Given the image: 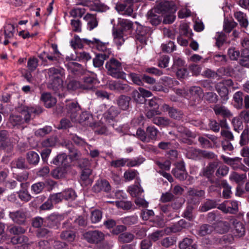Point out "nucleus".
Listing matches in <instances>:
<instances>
[{
	"mask_svg": "<svg viewBox=\"0 0 249 249\" xmlns=\"http://www.w3.org/2000/svg\"><path fill=\"white\" fill-rule=\"evenodd\" d=\"M107 74L113 78L124 80L126 74L123 71L122 63L114 58H112L106 63Z\"/></svg>",
	"mask_w": 249,
	"mask_h": 249,
	"instance_id": "1",
	"label": "nucleus"
},
{
	"mask_svg": "<svg viewBox=\"0 0 249 249\" xmlns=\"http://www.w3.org/2000/svg\"><path fill=\"white\" fill-rule=\"evenodd\" d=\"M33 113H36V109L33 107L24 106L19 114L10 116V122L13 126L22 124L24 122L27 123L30 120Z\"/></svg>",
	"mask_w": 249,
	"mask_h": 249,
	"instance_id": "2",
	"label": "nucleus"
},
{
	"mask_svg": "<svg viewBox=\"0 0 249 249\" xmlns=\"http://www.w3.org/2000/svg\"><path fill=\"white\" fill-rule=\"evenodd\" d=\"M45 71L46 76L48 78L53 88H58L62 86L63 78L65 74L63 69L52 67L46 70Z\"/></svg>",
	"mask_w": 249,
	"mask_h": 249,
	"instance_id": "3",
	"label": "nucleus"
},
{
	"mask_svg": "<svg viewBox=\"0 0 249 249\" xmlns=\"http://www.w3.org/2000/svg\"><path fill=\"white\" fill-rule=\"evenodd\" d=\"M159 133V131L156 127L150 125L146 127L145 131L141 128L138 129L136 136L142 142H149L157 140Z\"/></svg>",
	"mask_w": 249,
	"mask_h": 249,
	"instance_id": "4",
	"label": "nucleus"
},
{
	"mask_svg": "<svg viewBox=\"0 0 249 249\" xmlns=\"http://www.w3.org/2000/svg\"><path fill=\"white\" fill-rule=\"evenodd\" d=\"M84 236L88 242L98 244L104 239L105 234L99 231H92L85 233Z\"/></svg>",
	"mask_w": 249,
	"mask_h": 249,
	"instance_id": "5",
	"label": "nucleus"
},
{
	"mask_svg": "<svg viewBox=\"0 0 249 249\" xmlns=\"http://www.w3.org/2000/svg\"><path fill=\"white\" fill-rule=\"evenodd\" d=\"M158 14H166L168 13H174L177 11L176 5L171 2L164 1L160 3L154 8Z\"/></svg>",
	"mask_w": 249,
	"mask_h": 249,
	"instance_id": "6",
	"label": "nucleus"
},
{
	"mask_svg": "<svg viewBox=\"0 0 249 249\" xmlns=\"http://www.w3.org/2000/svg\"><path fill=\"white\" fill-rule=\"evenodd\" d=\"M218 208L225 213H233L238 211V203L236 201H225Z\"/></svg>",
	"mask_w": 249,
	"mask_h": 249,
	"instance_id": "7",
	"label": "nucleus"
},
{
	"mask_svg": "<svg viewBox=\"0 0 249 249\" xmlns=\"http://www.w3.org/2000/svg\"><path fill=\"white\" fill-rule=\"evenodd\" d=\"M133 22L127 19L120 18L118 21L119 28H117L126 36L131 34L133 29Z\"/></svg>",
	"mask_w": 249,
	"mask_h": 249,
	"instance_id": "8",
	"label": "nucleus"
},
{
	"mask_svg": "<svg viewBox=\"0 0 249 249\" xmlns=\"http://www.w3.org/2000/svg\"><path fill=\"white\" fill-rule=\"evenodd\" d=\"M9 216L13 222L19 224H23L26 219V212L22 209L9 212Z\"/></svg>",
	"mask_w": 249,
	"mask_h": 249,
	"instance_id": "9",
	"label": "nucleus"
},
{
	"mask_svg": "<svg viewBox=\"0 0 249 249\" xmlns=\"http://www.w3.org/2000/svg\"><path fill=\"white\" fill-rule=\"evenodd\" d=\"M229 219L231 223L234 226L233 231L234 236L239 237L244 235L245 233L244 225L242 223L238 222L233 216L229 217Z\"/></svg>",
	"mask_w": 249,
	"mask_h": 249,
	"instance_id": "10",
	"label": "nucleus"
},
{
	"mask_svg": "<svg viewBox=\"0 0 249 249\" xmlns=\"http://www.w3.org/2000/svg\"><path fill=\"white\" fill-rule=\"evenodd\" d=\"M83 42L88 45L91 44H95L97 49L102 52V53H105L109 56V54L111 53L110 50L107 49L106 45L105 43L101 42L99 39L93 38L92 40H89L86 38L83 39Z\"/></svg>",
	"mask_w": 249,
	"mask_h": 249,
	"instance_id": "11",
	"label": "nucleus"
},
{
	"mask_svg": "<svg viewBox=\"0 0 249 249\" xmlns=\"http://www.w3.org/2000/svg\"><path fill=\"white\" fill-rule=\"evenodd\" d=\"M189 91L191 94L192 99L194 100V102L191 101L190 104L193 106L199 102L202 94V90L199 87L194 86L190 89Z\"/></svg>",
	"mask_w": 249,
	"mask_h": 249,
	"instance_id": "12",
	"label": "nucleus"
},
{
	"mask_svg": "<svg viewBox=\"0 0 249 249\" xmlns=\"http://www.w3.org/2000/svg\"><path fill=\"white\" fill-rule=\"evenodd\" d=\"M157 14L158 12L155 8L149 10L147 13V19L152 25L157 26L161 21V17Z\"/></svg>",
	"mask_w": 249,
	"mask_h": 249,
	"instance_id": "13",
	"label": "nucleus"
},
{
	"mask_svg": "<svg viewBox=\"0 0 249 249\" xmlns=\"http://www.w3.org/2000/svg\"><path fill=\"white\" fill-rule=\"evenodd\" d=\"M213 109L216 115H221L224 118H230L233 116L232 113L227 107L222 105H216Z\"/></svg>",
	"mask_w": 249,
	"mask_h": 249,
	"instance_id": "14",
	"label": "nucleus"
},
{
	"mask_svg": "<svg viewBox=\"0 0 249 249\" xmlns=\"http://www.w3.org/2000/svg\"><path fill=\"white\" fill-rule=\"evenodd\" d=\"M94 192L98 193L101 191L108 192L110 190L109 182L106 180H99L93 187Z\"/></svg>",
	"mask_w": 249,
	"mask_h": 249,
	"instance_id": "15",
	"label": "nucleus"
},
{
	"mask_svg": "<svg viewBox=\"0 0 249 249\" xmlns=\"http://www.w3.org/2000/svg\"><path fill=\"white\" fill-rule=\"evenodd\" d=\"M112 36L113 37V42L119 49L124 42V36H126V35L117 28H113L112 30Z\"/></svg>",
	"mask_w": 249,
	"mask_h": 249,
	"instance_id": "16",
	"label": "nucleus"
},
{
	"mask_svg": "<svg viewBox=\"0 0 249 249\" xmlns=\"http://www.w3.org/2000/svg\"><path fill=\"white\" fill-rule=\"evenodd\" d=\"M68 113L71 118L72 122L76 121V117L77 116L78 112L80 110V107L77 102H72L68 105Z\"/></svg>",
	"mask_w": 249,
	"mask_h": 249,
	"instance_id": "17",
	"label": "nucleus"
},
{
	"mask_svg": "<svg viewBox=\"0 0 249 249\" xmlns=\"http://www.w3.org/2000/svg\"><path fill=\"white\" fill-rule=\"evenodd\" d=\"M218 166V162L216 161L210 162L208 165L204 168L200 173V175L206 177L210 178L214 172L215 168Z\"/></svg>",
	"mask_w": 249,
	"mask_h": 249,
	"instance_id": "18",
	"label": "nucleus"
},
{
	"mask_svg": "<svg viewBox=\"0 0 249 249\" xmlns=\"http://www.w3.org/2000/svg\"><path fill=\"white\" fill-rule=\"evenodd\" d=\"M84 19L87 22V28L91 31L98 26V21L94 15L87 14L84 17Z\"/></svg>",
	"mask_w": 249,
	"mask_h": 249,
	"instance_id": "19",
	"label": "nucleus"
},
{
	"mask_svg": "<svg viewBox=\"0 0 249 249\" xmlns=\"http://www.w3.org/2000/svg\"><path fill=\"white\" fill-rule=\"evenodd\" d=\"M52 163L56 165L69 167L67 156L65 153H62L57 155L53 159Z\"/></svg>",
	"mask_w": 249,
	"mask_h": 249,
	"instance_id": "20",
	"label": "nucleus"
},
{
	"mask_svg": "<svg viewBox=\"0 0 249 249\" xmlns=\"http://www.w3.org/2000/svg\"><path fill=\"white\" fill-rule=\"evenodd\" d=\"M95 79L92 76H85L81 83L82 89L91 90L94 88Z\"/></svg>",
	"mask_w": 249,
	"mask_h": 249,
	"instance_id": "21",
	"label": "nucleus"
},
{
	"mask_svg": "<svg viewBox=\"0 0 249 249\" xmlns=\"http://www.w3.org/2000/svg\"><path fill=\"white\" fill-rule=\"evenodd\" d=\"M41 100L44 102L46 107L50 108L54 105L56 100L49 93H43L41 95Z\"/></svg>",
	"mask_w": 249,
	"mask_h": 249,
	"instance_id": "22",
	"label": "nucleus"
},
{
	"mask_svg": "<svg viewBox=\"0 0 249 249\" xmlns=\"http://www.w3.org/2000/svg\"><path fill=\"white\" fill-rule=\"evenodd\" d=\"M59 219L60 217L58 214L55 213L51 214L45 219L44 226L49 228L54 227L57 225Z\"/></svg>",
	"mask_w": 249,
	"mask_h": 249,
	"instance_id": "23",
	"label": "nucleus"
},
{
	"mask_svg": "<svg viewBox=\"0 0 249 249\" xmlns=\"http://www.w3.org/2000/svg\"><path fill=\"white\" fill-rule=\"evenodd\" d=\"M137 181L136 184L129 186L128 188V192L133 197H138L143 192V190L141 187L139 180H137Z\"/></svg>",
	"mask_w": 249,
	"mask_h": 249,
	"instance_id": "24",
	"label": "nucleus"
},
{
	"mask_svg": "<svg viewBox=\"0 0 249 249\" xmlns=\"http://www.w3.org/2000/svg\"><path fill=\"white\" fill-rule=\"evenodd\" d=\"M201 150L193 147H189L186 150V157L191 159H200Z\"/></svg>",
	"mask_w": 249,
	"mask_h": 249,
	"instance_id": "25",
	"label": "nucleus"
},
{
	"mask_svg": "<svg viewBox=\"0 0 249 249\" xmlns=\"http://www.w3.org/2000/svg\"><path fill=\"white\" fill-rule=\"evenodd\" d=\"M180 249H197V245L193 240L189 238H185L179 243Z\"/></svg>",
	"mask_w": 249,
	"mask_h": 249,
	"instance_id": "26",
	"label": "nucleus"
},
{
	"mask_svg": "<svg viewBox=\"0 0 249 249\" xmlns=\"http://www.w3.org/2000/svg\"><path fill=\"white\" fill-rule=\"evenodd\" d=\"M130 100L131 99L129 97L121 95L117 100V104L121 109L126 110L129 108Z\"/></svg>",
	"mask_w": 249,
	"mask_h": 249,
	"instance_id": "27",
	"label": "nucleus"
},
{
	"mask_svg": "<svg viewBox=\"0 0 249 249\" xmlns=\"http://www.w3.org/2000/svg\"><path fill=\"white\" fill-rule=\"evenodd\" d=\"M11 241L13 244H22L24 245H30L33 243L32 242H29L27 236L23 235L14 236L11 238Z\"/></svg>",
	"mask_w": 249,
	"mask_h": 249,
	"instance_id": "28",
	"label": "nucleus"
},
{
	"mask_svg": "<svg viewBox=\"0 0 249 249\" xmlns=\"http://www.w3.org/2000/svg\"><path fill=\"white\" fill-rule=\"evenodd\" d=\"M234 16L241 26L244 27L248 26V21L246 18V14L241 11H237L234 13Z\"/></svg>",
	"mask_w": 249,
	"mask_h": 249,
	"instance_id": "29",
	"label": "nucleus"
},
{
	"mask_svg": "<svg viewBox=\"0 0 249 249\" xmlns=\"http://www.w3.org/2000/svg\"><path fill=\"white\" fill-rule=\"evenodd\" d=\"M108 57V54L105 53H101L96 55L93 59V64L95 67H100L103 66L104 61Z\"/></svg>",
	"mask_w": 249,
	"mask_h": 249,
	"instance_id": "30",
	"label": "nucleus"
},
{
	"mask_svg": "<svg viewBox=\"0 0 249 249\" xmlns=\"http://www.w3.org/2000/svg\"><path fill=\"white\" fill-rule=\"evenodd\" d=\"M39 156L37 153L33 151L27 153V160L29 164L36 165L39 162Z\"/></svg>",
	"mask_w": 249,
	"mask_h": 249,
	"instance_id": "31",
	"label": "nucleus"
},
{
	"mask_svg": "<svg viewBox=\"0 0 249 249\" xmlns=\"http://www.w3.org/2000/svg\"><path fill=\"white\" fill-rule=\"evenodd\" d=\"M119 113L118 110L115 107H111L104 113V116L105 119L109 122V120H113Z\"/></svg>",
	"mask_w": 249,
	"mask_h": 249,
	"instance_id": "32",
	"label": "nucleus"
},
{
	"mask_svg": "<svg viewBox=\"0 0 249 249\" xmlns=\"http://www.w3.org/2000/svg\"><path fill=\"white\" fill-rule=\"evenodd\" d=\"M228 219L230 221L229 218ZM231 224L230 221H221L218 223L216 230L219 233H224L229 231Z\"/></svg>",
	"mask_w": 249,
	"mask_h": 249,
	"instance_id": "33",
	"label": "nucleus"
},
{
	"mask_svg": "<svg viewBox=\"0 0 249 249\" xmlns=\"http://www.w3.org/2000/svg\"><path fill=\"white\" fill-rule=\"evenodd\" d=\"M160 80L162 82L163 84L165 86H167L172 89L174 87L179 84V82L177 80L167 76L161 78Z\"/></svg>",
	"mask_w": 249,
	"mask_h": 249,
	"instance_id": "34",
	"label": "nucleus"
},
{
	"mask_svg": "<svg viewBox=\"0 0 249 249\" xmlns=\"http://www.w3.org/2000/svg\"><path fill=\"white\" fill-rule=\"evenodd\" d=\"M243 93L242 91H238L236 92L233 96V101L235 103L236 108L240 109L243 106Z\"/></svg>",
	"mask_w": 249,
	"mask_h": 249,
	"instance_id": "35",
	"label": "nucleus"
},
{
	"mask_svg": "<svg viewBox=\"0 0 249 249\" xmlns=\"http://www.w3.org/2000/svg\"><path fill=\"white\" fill-rule=\"evenodd\" d=\"M152 122L158 126H165L170 124V120L166 117L156 116L152 119Z\"/></svg>",
	"mask_w": 249,
	"mask_h": 249,
	"instance_id": "36",
	"label": "nucleus"
},
{
	"mask_svg": "<svg viewBox=\"0 0 249 249\" xmlns=\"http://www.w3.org/2000/svg\"><path fill=\"white\" fill-rule=\"evenodd\" d=\"M135 236L130 232H124L120 234L118 240L120 242L125 243H130L134 239Z\"/></svg>",
	"mask_w": 249,
	"mask_h": 249,
	"instance_id": "37",
	"label": "nucleus"
},
{
	"mask_svg": "<svg viewBox=\"0 0 249 249\" xmlns=\"http://www.w3.org/2000/svg\"><path fill=\"white\" fill-rule=\"evenodd\" d=\"M90 127L94 130L96 133L98 134H104L107 131L106 126L99 122L93 123L90 125Z\"/></svg>",
	"mask_w": 249,
	"mask_h": 249,
	"instance_id": "38",
	"label": "nucleus"
},
{
	"mask_svg": "<svg viewBox=\"0 0 249 249\" xmlns=\"http://www.w3.org/2000/svg\"><path fill=\"white\" fill-rule=\"evenodd\" d=\"M214 230V228L211 225L204 224L200 226L198 231V234L201 236H205L211 234Z\"/></svg>",
	"mask_w": 249,
	"mask_h": 249,
	"instance_id": "39",
	"label": "nucleus"
},
{
	"mask_svg": "<svg viewBox=\"0 0 249 249\" xmlns=\"http://www.w3.org/2000/svg\"><path fill=\"white\" fill-rule=\"evenodd\" d=\"M68 168L62 166L57 167L52 171V175L55 178H62L67 172Z\"/></svg>",
	"mask_w": 249,
	"mask_h": 249,
	"instance_id": "40",
	"label": "nucleus"
},
{
	"mask_svg": "<svg viewBox=\"0 0 249 249\" xmlns=\"http://www.w3.org/2000/svg\"><path fill=\"white\" fill-rule=\"evenodd\" d=\"M92 119L91 116L87 112H83L80 116L79 122L84 125L89 126L93 123H91L89 120Z\"/></svg>",
	"mask_w": 249,
	"mask_h": 249,
	"instance_id": "41",
	"label": "nucleus"
},
{
	"mask_svg": "<svg viewBox=\"0 0 249 249\" xmlns=\"http://www.w3.org/2000/svg\"><path fill=\"white\" fill-rule=\"evenodd\" d=\"M8 231L11 234L19 235L24 234L26 229L19 226H12L8 227Z\"/></svg>",
	"mask_w": 249,
	"mask_h": 249,
	"instance_id": "42",
	"label": "nucleus"
},
{
	"mask_svg": "<svg viewBox=\"0 0 249 249\" xmlns=\"http://www.w3.org/2000/svg\"><path fill=\"white\" fill-rule=\"evenodd\" d=\"M144 159L141 156H139L133 159H128L127 166L128 167H134L139 166L143 162Z\"/></svg>",
	"mask_w": 249,
	"mask_h": 249,
	"instance_id": "43",
	"label": "nucleus"
},
{
	"mask_svg": "<svg viewBox=\"0 0 249 249\" xmlns=\"http://www.w3.org/2000/svg\"><path fill=\"white\" fill-rule=\"evenodd\" d=\"M231 124L235 131L239 132L243 129V124L239 117H234L231 121Z\"/></svg>",
	"mask_w": 249,
	"mask_h": 249,
	"instance_id": "44",
	"label": "nucleus"
},
{
	"mask_svg": "<svg viewBox=\"0 0 249 249\" xmlns=\"http://www.w3.org/2000/svg\"><path fill=\"white\" fill-rule=\"evenodd\" d=\"M60 237L63 240L72 242L74 240L75 235L73 231H65L62 232Z\"/></svg>",
	"mask_w": 249,
	"mask_h": 249,
	"instance_id": "45",
	"label": "nucleus"
},
{
	"mask_svg": "<svg viewBox=\"0 0 249 249\" xmlns=\"http://www.w3.org/2000/svg\"><path fill=\"white\" fill-rule=\"evenodd\" d=\"M135 23L138 25L136 30L137 35L141 36L149 35L150 30L148 27L140 25L138 22H135Z\"/></svg>",
	"mask_w": 249,
	"mask_h": 249,
	"instance_id": "46",
	"label": "nucleus"
},
{
	"mask_svg": "<svg viewBox=\"0 0 249 249\" xmlns=\"http://www.w3.org/2000/svg\"><path fill=\"white\" fill-rule=\"evenodd\" d=\"M4 34L6 38H11L14 36L15 27L13 24H6L4 27Z\"/></svg>",
	"mask_w": 249,
	"mask_h": 249,
	"instance_id": "47",
	"label": "nucleus"
},
{
	"mask_svg": "<svg viewBox=\"0 0 249 249\" xmlns=\"http://www.w3.org/2000/svg\"><path fill=\"white\" fill-rule=\"evenodd\" d=\"M128 76L134 84L138 86L143 85L142 75L135 73H130Z\"/></svg>",
	"mask_w": 249,
	"mask_h": 249,
	"instance_id": "48",
	"label": "nucleus"
},
{
	"mask_svg": "<svg viewBox=\"0 0 249 249\" xmlns=\"http://www.w3.org/2000/svg\"><path fill=\"white\" fill-rule=\"evenodd\" d=\"M237 25V23L233 20H225L223 29L225 32L230 33Z\"/></svg>",
	"mask_w": 249,
	"mask_h": 249,
	"instance_id": "49",
	"label": "nucleus"
},
{
	"mask_svg": "<svg viewBox=\"0 0 249 249\" xmlns=\"http://www.w3.org/2000/svg\"><path fill=\"white\" fill-rule=\"evenodd\" d=\"M38 60L36 57H30L27 62V67L30 71H34L38 66Z\"/></svg>",
	"mask_w": 249,
	"mask_h": 249,
	"instance_id": "50",
	"label": "nucleus"
},
{
	"mask_svg": "<svg viewBox=\"0 0 249 249\" xmlns=\"http://www.w3.org/2000/svg\"><path fill=\"white\" fill-rule=\"evenodd\" d=\"M67 89L71 91L82 89L81 83L76 80H71L67 84Z\"/></svg>",
	"mask_w": 249,
	"mask_h": 249,
	"instance_id": "51",
	"label": "nucleus"
},
{
	"mask_svg": "<svg viewBox=\"0 0 249 249\" xmlns=\"http://www.w3.org/2000/svg\"><path fill=\"white\" fill-rule=\"evenodd\" d=\"M115 204L117 208L124 210H130L132 206V203L130 201H116L115 202Z\"/></svg>",
	"mask_w": 249,
	"mask_h": 249,
	"instance_id": "52",
	"label": "nucleus"
},
{
	"mask_svg": "<svg viewBox=\"0 0 249 249\" xmlns=\"http://www.w3.org/2000/svg\"><path fill=\"white\" fill-rule=\"evenodd\" d=\"M128 161V159L126 158H121L116 160H112L110 162V165L115 168L123 167L125 165H127V162Z\"/></svg>",
	"mask_w": 249,
	"mask_h": 249,
	"instance_id": "53",
	"label": "nucleus"
},
{
	"mask_svg": "<svg viewBox=\"0 0 249 249\" xmlns=\"http://www.w3.org/2000/svg\"><path fill=\"white\" fill-rule=\"evenodd\" d=\"M249 130L248 128L245 129L242 132L240 136V144L241 145L243 146L246 145L249 142Z\"/></svg>",
	"mask_w": 249,
	"mask_h": 249,
	"instance_id": "54",
	"label": "nucleus"
},
{
	"mask_svg": "<svg viewBox=\"0 0 249 249\" xmlns=\"http://www.w3.org/2000/svg\"><path fill=\"white\" fill-rule=\"evenodd\" d=\"M102 217V213L99 210H94L91 213L90 219L92 223H96L99 222Z\"/></svg>",
	"mask_w": 249,
	"mask_h": 249,
	"instance_id": "55",
	"label": "nucleus"
},
{
	"mask_svg": "<svg viewBox=\"0 0 249 249\" xmlns=\"http://www.w3.org/2000/svg\"><path fill=\"white\" fill-rule=\"evenodd\" d=\"M137 174L138 172L136 170H128L124 172V177L126 181H130L136 177Z\"/></svg>",
	"mask_w": 249,
	"mask_h": 249,
	"instance_id": "56",
	"label": "nucleus"
},
{
	"mask_svg": "<svg viewBox=\"0 0 249 249\" xmlns=\"http://www.w3.org/2000/svg\"><path fill=\"white\" fill-rule=\"evenodd\" d=\"M176 46L173 41H170L166 44L161 45L162 51L166 53H171L175 50Z\"/></svg>",
	"mask_w": 249,
	"mask_h": 249,
	"instance_id": "57",
	"label": "nucleus"
},
{
	"mask_svg": "<svg viewBox=\"0 0 249 249\" xmlns=\"http://www.w3.org/2000/svg\"><path fill=\"white\" fill-rule=\"evenodd\" d=\"M64 199L73 200L76 197V194L74 190L70 189L65 190L62 192Z\"/></svg>",
	"mask_w": 249,
	"mask_h": 249,
	"instance_id": "58",
	"label": "nucleus"
},
{
	"mask_svg": "<svg viewBox=\"0 0 249 249\" xmlns=\"http://www.w3.org/2000/svg\"><path fill=\"white\" fill-rule=\"evenodd\" d=\"M85 13L84 8H75L70 12V15L74 18H81Z\"/></svg>",
	"mask_w": 249,
	"mask_h": 249,
	"instance_id": "59",
	"label": "nucleus"
},
{
	"mask_svg": "<svg viewBox=\"0 0 249 249\" xmlns=\"http://www.w3.org/2000/svg\"><path fill=\"white\" fill-rule=\"evenodd\" d=\"M52 127L45 126L42 128L39 129L35 132V135L38 137H44L52 131Z\"/></svg>",
	"mask_w": 249,
	"mask_h": 249,
	"instance_id": "60",
	"label": "nucleus"
},
{
	"mask_svg": "<svg viewBox=\"0 0 249 249\" xmlns=\"http://www.w3.org/2000/svg\"><path fill=\"white\" fill-rule=\"evenodd\" d=\"M221 186L224 188L223 191V196L226 198H229L231 193V187L229 185L226 180H223L222 181Z\"/></svg>",
	"mask_w": 249,
	"mask_h": 249,
	"instance_id": "61",
	"label": "nucleus"
},
{
	"mask_svg": "<svg viewBox=\"0 0 249 249\" xmlns=\"http://www.w3.org/2000/svg\"><path fill=\"white\" fill-rule=\"evenodd\" d=\"M18 195L21 201L28 202L31 199V196L26 189L19 191L18 192Z\"/></svg>",
	"mask_w": 249,
	"mask_h": 249,
	"instance_id": "62",
	"label": "nucleus"
},
{
	"mask_svg": "<svg viewBox=\"0 0 249 249\" xmlns=\"http://www.w3.org/2000/svg\"><path fill=\"white\" fill-rule=\"evenodd\" d=\"M172 173L176 178L180 180H183L187 178V174L186 171L173 170Z\"/></svg>",
	"mask_w": 249,
	"mask_h": 249,
	"instance_id": "63",
	"label": "nucleus"
},
{
	"mask_svg": "<svg viewBox=\"0 0 249 249\" xmlns=\"http://www.w3.org/2000/svg\"><path fill=\"white\" fill-rule=\"evenodd\" d=\"M164 234V231L162 230L157 231L148 235L150 240L155 242L158 240L160 237H162Z\"/></svg>",
	"mask_w": 249,
	"mask_h": 249,
	"instance_id": "64",
	"label": "nucleus"
}]
</instances>
